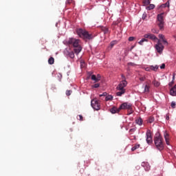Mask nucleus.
<instances>
[{
	"mask_svg": "<svg viewBox=\"0 0 176 176\" xmlns=\"http://www.w3.org/2000/svg\"><path fill=\"white\" fill-rule=\"evenodd\" d=\"M63 43H65V45H71L72 46H73L74 49V52L75 53V54H76V56H78L79 54V53H80V52H82V45H80V40L78 38H69L67 40H65V41H63Z\"/></svg>",
	"mask_w": 176,
	"mask_h": 176,
	"instance_id": "1",
	"label": "nucleus"
},
{
	"mask_svg": "<svg viewBox=\"0 0 176 176\" xmlns=\"http://www.w3.org/2000/svg\"><path fill=\"white\" fill-rule=\"evenodd\" d=\"M63 43H65V45H71L72 46H73L74 49V52L75 53V54H76V56H78L79 54V53H80V52H82V45H80V40L78 38H69L67 40H65V41H63Z\"/></svg>",
	"mask_w": 176,
	"mask_h": 176,
	"instance_id": "2",
	"label": "nucleus"
},
{
	"mask_svg": "<svg viewBox=\"0 0 176 176\" xmlns=\"http://www.w3.org/2000/svg\"><path fill=\"white\" fill-rule=\"evenodd\" d=\"M63 43H65V45H71L72 46H73L74 49V52L75 53V54H76V56H78L79 54V53H80V52H82V45H80V40L78 38H69L67 40H65V41H63Z\"/></svg>",
	"mask_w": 176,
	"mask_h": 176,
	"instance_id": "3",
	"label": "nucleus"
},
{
	"mask_svg": "<svg viewBox=\"0 0 176 176\" xmlns=\"http://www.w3.org/2000/svg\"><path fill=\"white\" fill-rule=\"evenodd\" d=\"M154 144L158 151H163L164 149V142H163V137L160 132H157L154 136Z\"/></svg>",
	"mask_w": 176,
	"mask_h": 176,
	"instance_id": "4",
	"label": "nucleus"
},
{
	"mask_svg": "<svg viewBox=\"0 0 176 176\" xmlns=\"http://www.w3.org/2000/svg\"><path fill=\"white\" fill-rule=\"evenodd\" d=\"M76 32L77 35L79 36L80 38H84V39H93L94 36L91 34H89V32L86 31V30H83L82 28L76 29Z\"/></svg>",
	"mask_w": 176,
	"mask_h": 176,
	"instance_id": "5",
	"label": "nucleus"
},
{
	"mask_svg": "<svg viewBox=\"0 0 176 176\" xmlns=\"http://www.w3.org/2000/svg\"><path fill=\"white\" fill-rule=\"evenodd\" d=\"M126 86H127V81L126 80L120 81L116 87L117 90H118V91L116 92V96H118V97H122V96L126 93V89H124Z\"/></svg>",
	"mask_w": 176,
	"mask_h": 176,
	"instance_id": "6",
	"label": "nucleus"
},
{
	"mask_svg": "<svg viewBox=\"0 0 176 176\" xmlns=\"http://www.w3.org/2000/svg\"><path fill=\"white\" fill-rule=\"evenodd\" d=\"M164 12L158 14L157 16V21H158V26L160 29L163 30L164 28V19L163 18Z\"/></svg>",
	"mask_w": 176,
	"mask_h": 176,
	"instance_id": "7",
	"label": "nucleus"
},
{
	"mask_svg": "<svg viewBox=\"0 0 176 176\" xmlns=\"http://www.w3.org/2000/svg\"><path fill=\"white\" fill-rule=\"evenodd\" d=\"M91 105L95 111H100L101 109V104L96 99H92L91 101Z\"/></svg>",
	"mask_w": 176,
	"mask_h": 176,
	"instance_id": "8",
	"label": "nucleus"
},
{
	"mask_svg": "<svg viewBox=\"0 0 176 176\" xmlns=\"http://www.w3.org/2000/svg\"><path fill=\"white\" fill-rule=\"evenodd\" d=\"M155 47L157 53H159L160 54H162V53H163V50H164V45H163V44L160 43V41H157Z\"/></svg>",
	"mask_w": 176,
	"mask_h": 176,
	"instance_id": "9",
	"label": "nucleus"
},
{
	"mask_svg": "<svg viewBox=\"0 0 176 176\" xmlns=\"http://www.w3.org/2000/svg\"><path fill=\"white\" fill-rule=\"evenodd\" d=\"M146 141L148 145H151L152 142H153V140L152 139V133H151V130H147L146 133Z\"/></svg>",
	"mask_w": 176,
	"mask_h": 176,
	"instance_id": "10",
	"label": "nucleus"
},
{
	"mask_svg": "<svg viewBox=\"0 0 176 176\" xmlns=\"http://www.w3.org/2000/svg\"><path fill=\"white\" fill-rule=\"evenodd\" d=\"M132 104L127 102L120 104V109H131Z\"/></svg>",
	"mask_w": 176,
	"mask_h": 176,
	"instance_id": "11",
	"label": "nucleus"
},
{
	"mask_svg": "<svg viewBox=\"0 0 176 176\" xmlns=\"http://www.w3.org/2000/svg\"><path fill=\"white\" fill-rule=\"evenodd\" d=\"M164 138L165 140L166 145H168V146H170V135L168 134V133H167V131H164Z\"/></svg>",
	"mask_w": 176,
	"mask_h": 176,
	"instance_id": "12",
	"label": "nucleus"
},
{
	"mask_svg": "<svg viewBox=\"0 0 176 176\" xmlns=\"http://www.w3.org/2000/svg\"><path fill=\"white\" fill-rule=\"evenodd\" d=\"M65 55L66 57H69V58H75V53L73 51L66 50L65 52Z\"/></svg>",
	"mask_w": 176,
	"mask_h": 176,
	"instance_id": "13",
	"label": "nucleus"
},
{
	"mask_svg": "<svg viewBox=\"0 0 176 176\" xmlns=\"http://www.w3.org/2000/svg\"><path fill=\"white\" fill-rule=\"evenodd\" d=\"M110 112L111 113H119L120 112V107L118 108L116 107H113L112 108L110 109Z\"/></svg>",
	"mask_w": 176,
	"mask_h": 176,
	"instance_id": "14",
	"label": "nucleus"
},
{
	"mask_svg": "<svg viewBox=\"0 0 176 176\" xmlns=\"http://www.w3.org/2000/svg\"><path fill=\"white\" fill-rule=\"evenodd\" d=\"M142 167H144L145 171H149L151 170V165L148 162H142Z\"/></svg>",
	"mask_w": 176,
	"mask_h": 176,
	"instance_id": "15",
	"label": "nucleus"
},
{
	"mask_svg": "<svg viewBox=\"0 0 176 176\" xmlns=\"http://www.w3.org/2000/svg\"><path fill=\"white\" fill-rule=\"evenodd\" d=\"M170 94L172 97H176V84L170 89Z\"/></svg>",
	"mask_w": 176,
	"mask_h": 176,
	"instance_id": "16",
	"label": "nucleus"
},
{
	"mask_svg": "<svg viewBox=\"0 0 176 176\" xmlns=\"http://www.w3.org/2000/svg\"><path fill=\"white\" fill-rule=\"evenodd\" d=\"M143 87H144V93H149L150 89H151V86H149V85L148 84L143 85Z\"/></svg>",
	"mask_w": 176,
	"mask_h": 176,
	"instance_id": "17",
	"label": "nucleus"
},
{
	"mask_svg": "<svg viewBox=\"0 0 176 176\" xmlns=\"http://www.w3.org/2000/svg\"><path fill=\"white\" fill-rule=\"evenodd\" d=\"M148 5H149L148 6L146 7V10H153V9L156 8L155 4H148Z\"/></svg>",
	"mask_w": 176,
	"mask_h": 176,
	"instance_id": "18",
	"label": "nucleus"
},
{
	"mask_svg": "<svg viewBox=\"0 0 176 176\" xmlns=\"http://www.w3.org/2000/svg\"><path fill=\"white\" fill-rule=\"evenodd\" d=\"M118 43V41H112L110 43V45L108 47V49H112V47H113V46H115V45H116Z\"/></svg>",
	"mask_w": 176,
	"mask_h": 176,
	"instance_id": "19",
	"label": "nucleus"
},
{
	"mask_svg": "<svg viewBox=\"0 0 176 176\" xmlns=\"http://www.w3.org/2000/svg\"><path fill=\"white\" fill-rule=\"evenodd\" d=\"M143 120L142 118H139L135 120L136 124H138L139 126H142V123H143Z\"/></svg>",
	"mask_w": 176,
	"mask_h": 176,
	"instance_id": "20",
	"label": "nucleus"
},
{
	"mask_svg": "<svg viewBox=\"0 0 176 176\" xmlns=\"http://www.w3.org/2000/svg\"><path fill=\"white\" fill-rule=\"evenodd\" d=\"M91 80H94L95 82H100V78H97L94 74L91 76Z\"/></svg>",
	"mask_w": 176,
	"mask_h": 176,
	"instance_id": "21",
	"label": "nucleus"
},
{
	"mask_svg": "<svg viewBox=\"0 0 176 176\" xmlns=\"http://www.w3.org/2000/svg\"><path fill=\"white\" fill-rule=\"evenodd\" d=\"M113 100V96L112 95H107L105 97V101H112Z\"/></svg>",
	"mask_w": 176,
	"mask_h": 176,
	"instance_id": "22",
	"label": "nucleus"
},
{
	"mask_svg": "<svg viewBox=\"0 0 176 176\" xmlns=\"http://www.w3.org/2000/svg\"><path fill=\"white\" fill-rule=\"evenodd\" d=\"M101 30H102V32H104V34H108L109 32V29H108V28H107V27L102 26L101 28Z\"/></svg>",
	"mask_w": 176,
	"mask_h": 176,
	"instance_id": "23",
	"label": "nucleus"
},
{
	"mask_svg": "<svg viewBox=\"0 0 176 176\" xmlns=\"http://www.w3.org/2000/svg\"><path fill=\"white\" fill-rule=\"evenodd\" d=\"M140 146H141V145L140 144H135L134 145V146H133L131 148L132 152H134V151H136V149H138L140 148Z\"/></svg>",
	"mask_w": 176,
	"mask_h": 176,
	"instance_id": "24",
	"label": "nucleus"
},
{
	"mask_svg": "<svg viewBox=\"0 0 176 176\" xmlns=\"http://www.w3.org/2000/svg\"><path fill=\"white\" fill-rule=\"evenodd\" d=\"M153 85L155 86V87H159V86H160V82H159L156 80H154L153 81Z\"/></svg>",
	"mask_w": 176,
	"mask_h": 176,
	"instance_id": "25",
	"label": "nucleus"
},
{
	"mask_svg": "<svg viewBox=\"0 0 176 176\" xmlns=\"http://www.w3.org/2000/svg\"><path fill=\"white\" fill-rule=\"evenodd\" d=\"M48 64H50V65H53V64H54V58L50 57L48 59Z\"/></svg>",
	"mask_w": 176,
	"mask_h": 176,
	"instance_id": "26",
	"label": "nucleus"
},
{
	"mask_svg": "<svg viewBox=\"0 0 176 176\" xmlns=\"http://www.w3.org/2000/svg\"><path fill=\"white\" fill-rule=\"evenodd\" d=\"M160 8H170V3L167 1L166 3L162 4Z\"/></svg>",
	"mask_w": 176,
	"mask_h": 176,
	"instance_id": "27",
	"label": "nucleus"
},
{
	"mask_svg": "<svg viewBox=\"0 0 176 176\" xmlns=\"http://www.w3.org/2000/svg\"><path fill=\"white\" fill-rule=\"evenodd\" d=\"M144 42H148V39L146 38H142L138 43L140 45V46H142L144 45Z\"/></svg>",
	"mask_w": 176,
	"mask_h": 176,
	"instance_id": "28",
	"label": "nucleus"
},
{
	"mask_svg": "<svg viewBox=\"0 0 176 176\" xmlns=\"http://www.w3.org/2000/svg\"><path fill=\"white\" fill-rule=\"evenodd\" d=\"M143 3L144 6H148L151 4V0H143Z\"/></svg>",
	"mask_w": 176,
	"mask_h": 176,
	"instance_id": "29",
	"label": "nucleus"
},
{
	"mask_svg": "<svg viewBox=\"0 0 176 176\" xmlns=\"http://www.w3.org/2000/svg\"><path fill=\"white\" fill-rule=\"evenodd\" d=\"M175 79V74H173V80L168 83L169 87H171L173 85H174V80Z\"/></svg>",
	"mask_w": 176,
	"mask_h": 176,
	"instance_id": "30",
	"label": "nucleus"
},
{
	"mask_svg": "<svg viewBox=\"0 0 176 176\" xmlns=\"http://www.w3.org/2000/svg\"><path fill=\"white\" fill-rule=\"evenodd\" d=\"M149 39H152L153 41H156V39H157V37H156L155 34H150Z\"/></svg>",
	"mask_w": 176,
	"mask_h": 176,
	"instance_id": "31",
	"label": "nucleus"
},
{
	"mask_svg": "<svg viewBox=\"0 0 176 176\" xmlns=\"http://www.w3.org/2000/svg\"><path fill=\"white\" fill-rule=\"evenodd\" d=\"M159 69V65H156L155 66L151 65V71H157Z\"/></svg>",
	"mask_w": 176,
	"mask_h": 176,
	"instance_id": "32",
	"label": "nucleus"
},
{
	"mask_svg": "<svg viewBox=\"0 0 176 176\" xmlns=\"http://www.w3.org/2000/svg\"><path fill=\"white\" fill-rule=\"evenodd\" d=\"M145 71H146L147 72H151V71H152V66H149V67H145L144 68Z\"/></svg>",
	"mask_w": 176,
	"mask_h": 176,
	"instance_id": "33",
	"label": "nucleus"
},
{
	"mask_svg": "<svg viewBox=\"0 0 176 176\" xmlns=\"http://www.w3.org/2000/svg\"><path fill=\"white\" fill-rule=\"evenodd\" d=\"M80 67L81 68H85L86 67V63L83 60H80Z\"/></svg>",
	"mask_w": 176,
	"mask_h": 176,
	"instance_id": "34",
	"label": "nucleus"
},
{
	"mask_svg": "<svg viewBox=\"0 0 176 176\" xmlns=\"http://www.w3.org/2000/svg\"><path fill=\"white\" fill-rule=\"evenodd\" d=\"M158 36H159L160 39H162V41L166 40V37H164V35H163V34H159Z\"/></svg>",
	"mask_w": 176,
	"mask_h": 176,
	"instance_id": "35",
	"label": "nucleus"
},
{
	"mask_svg": "<svg viewBox=\"0 0 176 176\" xmlns=\"http://www.w3.org/2000/svg\"><path fill=\"white\" fill-rule=\"evenodd\" d=\"M91 87H93V89H98V87H100V85L98 83H96L92 85Z\"/></svg>",
	"mask_w": 176,
	"mask_h": 176,
	"instance_id": "36",
	"label": "nucleus"
},
{
	"mask_svg": "<svg viewBox=\"0 0 176 176\" xmlns=\"http://www.w3.org/2000/svg\"><path fill=\"white\" fill-rule=\"evenodd\" d=\"M71 94H72V91H71V90L66 91V96H71Z\"/></svg>",
	"mask_w": 176,
	"mask_h": 176,
	"instance_id": "37",
	"label": "nucleus"
},
{
	"mask_svg": "<svg viewBox=\"0 0 176 176\" xmlns=\"http://www.w3.org/2000/svg\"><path fill=\"white\" fill-rule=\"evenodd\" d=\"M146 77H145V76H144L140 77L139 78V80H140V82H144L146 80Z\"/></svg>",
	"mask_w": 176,
	"mask_h": 176,
	"instance_id": "38",
	"label": "nucleus"
},
{
	"mask_svg": "<svg viewBox=\"0 0 176 176\" xmlns=\"http://www.w3.org/2000/svg\"><path fill=\"white\" fill-rule=\"evenodd\" d=\"M135 39V37L130 36V37H129L128 41H129V42H133V41H134Z\"/></svg>",
	"mask_w": 176,
	"mask_h": 176,
	"instance_id": "39",
	"label": "nucleus"
},
{
	"mask_svg": "<svg viewBox=\"0 0 176 176\" xmlns=\"http://www.w3.org/2000/svg\"><path fill=\"white\" fill-rule=\"evenodd\" d=\"M135 130H136L135 128L131 129L129 130L130 134H133V133H135Z\"/></svg>",
	"mask_w": 176,
	"mask_h": 176,
	"instance_id": "40",
	"label": "nucleus"
},
{
	"mask_svg": "<svg viewBox=\"0 0 176 176\" xmlns=\"http://www.w3.org/2000/svg\"><path fill=\"white\" fill-rule=\"evenodd\" d=\"M175 105H176V104H175V102H171V104H170V107H171V108H175Z\"/></svg>",
	"mask_w": 176,
	"mask_h": 176,
	"instance_id": "41",
	"label": "nucleus"
},
{
	"mask_svg": "<svg viewBox=\"0 0 176 176\" xmlns=\"http://www.w3.org/2000/svg\"><path fill=\"white\" fill-rule=\"evenodd\" d=\"M150 34H151V33H148V34H144V38L145 39H146V38H149Z\"/></svg>",
	"mask_w": 176,
	"mask_h": 176,
	"instance_id": "42",
	"label": "nucleus"
},
{
	"mask_svg": "<svg viewBox=\"0 0 176 176\" xmlns=\"http://www.w3.org/2000/svg\"><path fill=\"white\" fill-rule=\"evenodd\" d=\"M99 97H107V92H104L103 94H100Z\"/></svg>",
	"mask_w": 176,
	"mask_h": 176,
	"instance_id": "43",
	"label": "nucleus"
},
{
	"mask_svg": "<svg viewBox=\"0 0 176 176\" xmlns=\"http://www.w3.org/2000/svg\"><path fill=\"white\" fill-rule=\"evenodd\" d=\"M166 68V64L162 63V65L160 66L161 69H164Z\"/></svg>",
	"mask_w": 176,
	"mask_h": 176,
	"instance_id": "44",
	"label": "nucleus"
},
{
	"mask_svg": "<svg viewBox=\"0 0 176 176\" xmlns=\"http://www.w3.org/2000/svg\"><path fill=\"white\" fill-rule=\"evenodd\" d=\"M73 1H74V0H67V1H66V3H67V5H69V3H72Z\"/></svg>",
	"mask_w": 176,
	"mask_h": 176,
	"instance_id": "45",
	"label": "nucleus"
},
{
	"mask_svg": "<svg viewBox=\"0 0 176 176\" xmlns=\"http://www.w3.org/2000/svg\"><path fill=\"white\" fill-rule=\"evenodd\" d=\"M142 19L143 20H145V19H146V13H144V14H142Z\"/></svg>",
	"mask_w": 176,
	"mask_h": 176,
	"instance_id": "46",
	"label": "nucleus"
},
{
	"mask_svg": "<svg viewBox=\"0 0 176 176\" xmlns=\"http://www.w3.org/2000/svg\"><path fill=\"white\" fill-rule=\"evenodd\" d=\"M152 32H153V34H159V30H156L155 29H153Z\"/></svg>",
	"mask_w": 176,
	"mask_h": 176,
	"instance_id": "47",
	"label": "nucleus"
},
{
	"mask_svg": "<svg viewBox=\"0 0 176 176\" xmlns=\"http://www.w3.org/2000/svg\"><path fill=\"white\" fill-rule=\"evenodd\" d=\"M78 118H78V120H80V121L83 120V116L82 115H78Z\"/></svg>",
	"mask_w": 176,
	"mask_h": 176,
	"instance_id": "48",
	"label": "nucleus"
},
{
	"mask_svg": "<svg viewBox=\"0 0 176 176\" xmlns=\"http://www.w3.org/2000/svg\"><path fill=\"white\" fill-rule=\"evenodd\" d=\"M128 65H131L132 67H134V65H135V63L130 62L128 63Z\"/></svg>",
	"mask_w": 176,
	"mask_h": 176,
	"instance_id": "49",
	"label": "nucleus"
},
{
	"mask_svg": "<svg viewBox=\"0 0 176 176\" xmlns=\"http://www.w3.org/2000/svg\"><path fill=\"white\" fill-rule=\"evenodd\" d=\"M162 42H163L165 45H168V42H167V40H166V39L164 40Z\"/></svg>",
	"mask_w": 176,
	"mask_h": 176,
	"instance_id": "50",
	"label": "nucleus"
},
{
	"mask_svg": "<svg viewBox=\"0 0 176 176\" xmlns=\"http://www.w3.org/2000/svg\"><path fill=\"white\" fill-rule=\"evenodd\" d=\"M134 47H135V45H132L129 50V52H131V50H133V49H134Z\"/></svg>",
	"mask_w": 176,
	"mask_h": 176,
	"instance_id": "51",
	"label": "nucleus"
},
{
	"mask_svg": "<svg viewBox=\"0 0 176 176\" xmlns=\"http://www.w3.org/2000/svg\"><path fill=\"white\" fill-rule=\"evenodd\" d=\"M121 77L122 78L123 80H126V76H124V75L122 74Z\"/></svg>",
	"mask_w": 176,
	"mask_h": 176,
	"instance_id": "52",
	"label": "nucleus"
},
{
	"mask_svg": "<svg viewBox=\"0 0 176 176\" xmlns=\"http://www.w3.org/2000/svg\"><path fill=\"white\" fill-rule=\"evenodd\" d=\"M166 120H170V117L168 116V115L166 116Z\"/></svg>",
	"mask_w": 176,
	"mask_h": 176,
	"instance_id": "53",
	"label": "nucleus"
},
{
	"mask_svg": "<svg viewBox=\"0 0 176 176\" xmlns=\"http://www.w3.org/2000/svg\"><path fill=\"white\" fill-rule=\"evenodd\" d=\"M96 78H99V80H101V76H100V74H98L97 76H96Z\"/></svg>",
	"mask_w": 176,
	"mask_h": 176,
	"instance_id": "54",
	"label": "nucleus"
},
{
	"mask_svg": "<svg viewBox=\"0 0 176 176\" xmlns=\"http://www.w3.org/2000/svg\"><path fill=\"white\" fill-rule=\"evenodd\" d=\"M134 138H135V136H134Z\"/></svg>",
	"mask_w": 176,
	"mask_h": 176,
	"instance_id": "55",
	"label": "nucleus"
}]
</instances>
